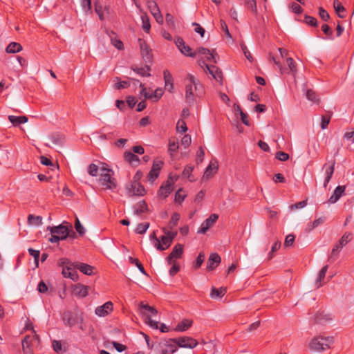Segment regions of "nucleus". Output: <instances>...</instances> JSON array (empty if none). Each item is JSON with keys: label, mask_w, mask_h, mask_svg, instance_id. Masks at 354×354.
<instances>
[{"label": "nucleus", "mask_w": 354, "mask_h": 354, "mask_svg": "<svg viewBox=\"0 0 354 354\" xmlns=\"http://www.w3.org/2000/svg\"><path fill=\"white\" fill-rule=\"evenodd\" d=\"M176 346L185 348H194L198 345V342L195 339L183 336L178 338H174Z\"/></svg>", "instance_id": "nucleus-8"}, {"label": "nucleus", "mask_w": 354, "mask_h": 354, "mask_svg": "<svg viewBox=\"0 0 354 354\" xmlns=\"http://www.w3.org/2000/svg\"><path fill=\"white\" fill-rule=\"evenodd\" d=\"M176 130L180 133H185L187 130L186 122L183 120H179L176 124Z\"/></svg>", "instance_id": "nucleus-50"}, {"label": "nucleus", "mask_w": 354, "mask_h": 354, "mask_svg": "<svg viewBox=\"0 0 354 354\" xmlns=\"http://www.w3.org/2000/svg\"><path fill=\"white\" fill-rule=\"evenodd\" d=\"M179 148L178 140L176 138H172L169 140L168 152L171 156H173V153L176 152Z\"/></svg>", "instance_id": "nucleus-29"}, {"label": "nucleus", "mask_w": 354, "mask_h": 354, "mask_svg": "<svg viewBox=\"0 0 354 354\" xmlns=\"http://www.w3.org/2000/svg\"><path fill=\"white\" fill-rule=\"evenodd\" d=\"M115 81H118V82H116L115 84V88L117 89H119V90L122 89V88H127L130 86V83L129 82L120 81L119 77H115Z\"/></svg>", "instance_id": "nucleus-49"}, {"label": "nucleus", "mask_w": 354, "mask_h": 354, "mask_svg": "<svg viewBox=\"0 0 354 354\" xmlns=\"http://www.w3.org/2000/svg\"><path fill=\"white\" fill-rule=\"evenodd\" d=\"M171 239H168L165 236H162L160 240H157V243H154V246L157 250L163 251L167 249L171 244Z\"/></svg>", "instance_id": "nucleus-24"}, {"label": "nucleus", "mask_w": 354, "mask_h": 354, "mask_svg": "<svg viewBox=\"0 0 354 354\" xmlns=\"http://www.w3.org/2000/svg\"><path fill=\"white\" fill-rule=\"evenodd\" d=\"M180 51L186 56L194 57L196 55V53H192V48L185 44Z\"/></svg>", "instance_id": "nucleus-56"}, {"label": "nucleus", "mask_w": 354, "mask_h": 354, "mask_svg": "<svg viewBox=\"0 0 354 354\" xmlns=\"http://www.w3.org/2000/svg\"><path fill=\"white\" fill-rule=\"evenodd\" d=\"M63 320L64 323L70 327H72L76 324V319L69 312L64 314Z\"/></svg>", "instance_id": "nucleus-39"}, {"label": "nucleus", "mask_w": 354, "mask_h": 354, "mask_svg": "<svg viewBox=\"0 0 354 354\" xmlns=\"http://www.w3.org/2000/svg\"><path fill=\"white\" fill-rule=\"evenodd\" d=\"M346 190V187L344 185L337 186L331 196L328 199V203L334 204L339 201V199L343 196Z\"/></svg>", "instance_id": "nucleus-18"}, {"label": "nucleus", "mask_w": 354, "mask_h": 354, "mask_svg": "<svg viewBox=\"0 0 354 354\" xmlns=\"http://www.w3.org/2000/svg\"><path fill=\"white\" fill-rule=\"evenodd\" d=\"M8 120L14 126H17L21 124H24L28 122V118L25 115H23V116L9 115Z\"/></svg>", "instance_id": "nucleus-30"}, {"label": "nucleus", "mask_w": 354, "mask_h": 354, "mask_svg": "<svg viewBox=\"0 0 354 354\" xmlns=\"http://www.w3.org/2000/svg\"><path fill=\"white\" fill-rule=\"evenodd\" d=\"M22 50V46L19 43L11 42L6 47V51L8 53H19Z\"/></svg>", "instance_id": "nucleus-33"}, {"label": "nucleus", "mask_w": 354, "mask_h": 354, "mask_svg": "<svg viewBox=\"0 0 354 354\" xmlns=\"http://www.w3.org/2000/svg\"><path fill=\"white\" fill-rule=\"evenodd\" d=\"M324 169H325V173L323 185L326 188L328 184L329 183L334 173L335 162H332L330 165L325 164L324 165Z\"/></svg>", "instance_id": "nucleus-19"}, {"label": "nucleus", "mask_w": 354, "mask_h": 354, "mask_svg": "<svg viewBox=\"0 0 354 354\" xmlns=\"http://www.w3.org/2000/svg\"><path fill=\"white\" fill-rule=\"evenodd\" d=\"M287 51L285 49L281 48H272L269 53V61L272 62L276 64L279 69L281 74H290L292 73L293 75L297 71V67L295 62L291 57L286 58V64L288 67H282L281 65V59L286 57Z\"/></svg>", "instance_id": "nucleus-1"}, {"label": "nucleus", "mask_w": 354, "mask_h": 354, "mask_svg": "<svg viewBox=\"0 0 354 354\" xmlns=\"http://www.w3.org/2000/svg\"><path fill=\"white\" fill-rule=\"evenodd\" d=\"M192 324L193 321L192 319H185L176 325L175 330L178 332L186 331L192 326Z\"/></svg>", "instance_id": "nucleus-28"}, {"label": "nucleus", "mask_w": 354, "mask_h": 354, "mask_svg": "<svg viewBox=\"0 0 354 354\" xmlns=\"http://www.w3.org/2000/svg\"><path fill=\"white\" fill-rule=\"evenodd\" d=\"M76 268L74 266H70L68 267H64L62 269V274L66 278H70L73 281H77L78 275L77 272L75 270Z\"/></svg>", "instance_id": "nucleus-23"}, {"label": "nucleus", "mask_w": 354, "mask_h": 354, "mask_svg": "<svg viewBox=\"0 0 354 354\" xmlns=\"http://www.w3.org/2000/svg\"><path fill=\"white\" fill-rule=\"evenodd\" d=\"M95 11L100 20H104L103 7L98 1L95 2Z\"/></svg>", "instance_id": "nucleus-48"}, {"label": "nucleus", "mask_w": 354, "mask_h": 354, "mask_svg": "<svg viewBox=\"0 0 354 354\" xmlns=\"http://www.w3.org/2000/svg\"><path fill=\"white\" fill-rule=\"evenodd\" d=\"M218 171V163L216 161H211L206 168L203 179L208 180L212 178Z\"/></svg>", "instance_id": "nucleus-21"}, {"label": "nucleus", "mask_w": 354, "mask_h": 354, "mask_svg": "<svg viewBox=\"0 0 354 354\" xmlns=\"http://www.w3.org/2000/svg\"><path fill=\"white\" fill-rule=\"evenodd\" d=\"M47 230L51 234H55L59 236L61 239H66L69 236V228L68 225H64V223L58 226H48Z\"/></svg>", "instance_id": "nucleus-10"}, {"label": "nucleus", "mask_w": 354, "mask_h": 354, "mask_svg": "<svg viewBox=\"0 0 354 354\" xmlns=\"http://www.w3.org/2000/svg\"><path fill=\"white\" fill-rule=\"evenodd\" d=\"M183 254V245L178 243L176 244L171 252L167 257V261L169 264L173 263V261H175L176 259H180Z\"/></svg>", "instance_id": "nucleus-14"}, {"label": "nucleus", "mask_w": 354, "mask_h": 354, "mask_svg": "<svg viewBox=\"0 0 354 354\" xmlns=\"http://www.w3.org/2000/svg\"><path fill=\"white\" fill-rule=\"evenodd\" d=\"M198 53L202 55L204 58H205L207 61L212 62L214 63H216V57L217 55H214L213 52H211L209 49L201 47L197 48L196 54Z\"/></svg>", "instance_id": "nucleus-20"}, {"label": "nucleus", "mask_w": 354, "mask_h": 354, "mask_svg": "<svg viewBox=\"0 0 354 354\" xmlns=\"http://www.w3.org/2000/svg\"><path fill=\"white\" fill-rule=\"evenodd\" d=\"M295 239V236L292 234L287 235L285 239L284 246L285 247L291 246L294 243Z\"/></svg>", "instance_id": "nucleus-63"}, {"label": "nucleus", "mask_w": 354, "mask_h": 354, "mask_svg": "<svg viewBox=\"0 0 354 354\" xmlns=\"http://www.w3.org/2000/svg\"><path fill=\"white\" fill-rule=\"evenodd\" d=\"M28 252L31 256H32L34 257L36 266L37 267L38 264H39L38 261H39V258L40 252L39 250H34L32 248H29Z\"/></svg>", "instance_id": "nucleus-57"}, {"label": "nucleus", "mask_w": 354, "mask_h": 354, "mask_svg": "<svg viewBox=\"0 0 354 354\" xmlns=\"http://www.w3.org/2000/svg\"><path fill=\"white\" fill-rule=\"evenodd\" d=\"M148 8L157 23L159 24H162L164 22V19L156 1L154 0L153 1L149 2Z\"/></svg>", "instance_id": "nucleus-13"}, {"label": "nucleus", "mask_w": 354, "mask_h": 354, "mask_svg": "<svg viewBox=\"0 0 354 354\" xmlns=\"http://www.w3.org/2000/svg\"><path fill=\"white\" fill-rule=\"evenodd\" d=\"M73 292L75 295L85 297L88 295L87 286L78 283L73 286Z\"/></svg>", "instance_id": "nucleus-25"}, {"label": "nucleus", "mask_w": 354, "mask_h": 354, "mask_svg": "<svg viewBox=\"0 0 354 354\" xmlns=\"http://www.w3.org/2000/svg\"><path fill=\"white\" fill-rule=\"evenodd\" d=\"M325 220H326V218L324 216H320V217L316 218L312 223V226H311L310 229L311 230L315 229L317 227H318L319 225H322L324 223Z\"/></svg>", "instance_id": "nucleus-61"}, {"label": "nucleus", "mask_w": 354, "mask_h": 354, "mask_svg": "<svg viewBox=\"0 0 354 354\" xmlns=\"http://www.w3.org/2000/svg\"><path fill=\"white\" fill-rule=\"evenodd\" d=\"M186 194L182 189H178L175 194V201L181 203L185 198Z\"/></svg>", "instance_id": "nucleus-52"}, {"label": "nucleus", "mask_w": 354, "mask_h": 354, "mask_svg": "<svg viewBox=\"0 0 354 354\" xmlns=\"http://www.w3.org/2000/svg\"><path fill=\"white\" fill-rule=\"evenodd\" d=\"M127 193L130 196H144L145 194V187L137 181L131 183L127 187Z\"/></svg>", "instance_id": "nucleus-12"}, {"label": "nucleus", "mask_w": 354, "mask_h": 354, "mask_svg": "<svg viewBox=\"0 0 354 354\" xmlns=\"http://www.w3.org/2000/svg\"><path fill=\"white\" fill-rule=\"evenodd\" d=\"M328 266L327 265H326L319 271V275H318L317 279L315 282V285H316L317 288H319L322 286V284H323L322 281H324V279L326 277V274L328 270Z\"/></svg>", "instance_id": "nucleus-34"}, {"label": "nucleus", "mask_w": 354, "mask_h": 354, "mask_svg": "<svg viewBox=\"0 0 354 354\" xmlns=\"http://www.w3.org/2000/svg\"><path fill=\"white\" fill-rule=\"evenodd\" d=\"M221 261V257L217 253H212L208 258L207 263V270H214L218 266Z\"/></svg>", "instance_id": "nucleus-17"}, {"label": "nucleus", "mask_w": 354, "mask_h": 354, "mask_svg": "<svg viewBox=\"0 0 354 354\" xmlns=\"http://www.w3.org/2000/svg\"><path fill=\"white\" fill-rule=\"evenodd\" d=\"M101 174L100 180L102 185L106 189H112L116 187V183L115 178H112L113 171L110 169L105 167L101 168Z\"/></svg>", "instance_id": "nucleus-6"}, {"label": "nucleus", "mask_w": 354, "mask_h": 354, "mask_svg": "<svg viewBox=\"0 0 354 354\" xmlns=\"http://www.w3.org/2000/svg\"><path fill=\"white\" fill-rule=\"evenodd\" d=\"M129 260L131 263L136 265V267H138L139 270L145 275H147L145 270L144 269L143 266L140 262V261L138 259H134L131 257H129Z\"/></svg>", "instance_id": "nucleus-44"}, {"label": "nucleus", "mask_w": 354, "mask_h": 354, "mask_svg": "<svg viewBox=\"0 0 354 354\" xmlns=\"http://www.w3.org/2000/svg\"><path fill=\"white\" fill-rule=\"evenodd\" d=\"M279 211L278 210H268L267 209V218L270 219L272 221H277L279 218Z\"/></svg>", "instance_id": "nucleus-51"}, {"label": "nucleus", "mask_w": 354, "mask_h": 354, "mask_svg": "<svg viewBox=\"0 0 354 354\" xmlns=\"http://www.w3.org/2000/svg\"><path fill=\"white\" fill-rule=\"evenodd\" d=\"M275 158L280 161H286L289 158V155L283 151H277Z\"/></svg>", "instance_id": "nucleus-60"}, {"label": "nucleus", "mask_w": 354, "mask_h": 354, "mask_svg": "<svg viewBox=\"0 0 354 354\" xmlns=\"http://www.w3.org/2000/svg\"><path fill=\"white\" fill-rule=\"evenodd\" d=\"M330 121V115H323L322 117L321 127L322 129H326Z\"/></svg>", "instance_id": "nucleus-64"}, {"label": "nucleus", "mask_w": 354, "mask_h": 354, "mask_svg": "<svg viewBox=\"0 0 354 354\" xmlns=\"http://www.w3.org/2000/svg\"><path fill=\"white\" fill-rule=\"evenodd\" d=\"M333 343L332 337L317 336L311 339L309 347L313 351L320 352L329 348Z\"/></svg>", "instance_id": "nucleus-4"}, {"label": "nucleus", "mask_w": 354, "mask_h": 354, "mask_svg": "<svg viewBox=\"0 0 354 354\" xmlns=\"http://www.w3.org/2000/svg\"><path fill=\"white\" fill-rule=\"evenodd\" d=\"M39 336L35 333L32 337L26 336L22 341V349L24 354H33V351L30 348V344L32 343L33 340H38Z\"/></svg>", "instance_id": "nucleus-15"}, {"label": "nucleus", "mask_w": 354, "mask_h": 354, "mask_svg": "<svg viewBox=\"0 0 354 354\" xmlns=\"http://www.w3.org/2000/svg\"><path fill=\"white\" fill-rule=\"evenodd\" d=\"M306 98L314 102V103H317L319 102V97H318V95L315 93V91H313V90L311 89H308L306 92Z\"/></svg>", "instance_id": "nucleus-43"}, {"label": "nucleus", "mask_w": 354, "mask_h": 354, "mask_svg": "<svg viewBox=\"0 0 354 354\" xmlns=\"http://www.w3.org/2000/svg\"><path fill=\"white\" fill-rule=\"evenodd\" d=\"M75 228L80 236H83L85 234V229L82 225L78 218H76L75 219Z\"/></svg>", "instance_id": "nucleus-53"}, {"label": "nucleus", "mask_w": 354, "mask_h": 354, "mask_svg": "<svg viewBox=\"0 0 354 354\" xmlns=\"http://www.w3.org/2000/svg\"><path fill=\"white\" fill-rule=\"evenodd\" d=\"M156 354H173L177 351L176 344L172 339H162L154 344Z\"/></svg>", "instance_id": "nucleus-3"}, {"label": "nucleus", "mask_w": 354, "mask_h": 354, "mask_svg": "<svg viewBox=\"0 0 354 354\" xmlns=\"http://www.w3.org/2000/svg\"><path fill=\"white\" fill-rule=\"evenodd\" d=\"M185 98L188 103H192L194 101V91L197 90L198 85L194 75L188 74L185 80Z\"/></svg>", "instance_id": "nucleus-5"}, {"label": "nucleus", "mask_w": 354, "mask_h": 354, "mask_svg": "<svg viewBox=\"0 0 354 354\" xmlns=\"http://www.w3.org/2000/svg\"><path fill=\"white\" fill-rule=\"evenodd\" d=\"M49 140L53 145H62L64 142V137L63 135L59 133H53L50 136Z\"/></svg>", "instance_id": "nucleus-36"}, {"label": "nucleus", "mask_w": 354, "mask_h": 354, "mask_svg": "<svg viewBox=\"0 0 354 354\" xmlns=\"http://www.w3.org/2000/svg\"><path fill=\"white\" fill-rule=\"evenodd\" d=\"M205 259V254L203 252H201L197 257L196 261L194 263V267L195 269H198L200 268L203 263Z\"/></svg>", "instance_id": "nucleus-55"}, {"label": "nucleus", "mask_w": 354, "mask_h": 354, "mask_svg": "<svg viewBox=\"0 0 354 354\" xmlns=\"http://www.w3.org/2000/svg\"><path fill=\"white\" fill-rule=\"evenodd\" d=\"M281 245V242L279 241H276L273 243V245L272 246V248H271V250H270V252L268 254V257L267 259H271L272 258H273L274 256V252L276 251H277L280 248Z\"/></svg>", "instance_id": "nucleus-46"}, {"label": "nucleus", "mask_w": 354, "mask_h": 354, "mask_svg": "<svg viewBox=\"0 0 354 354\" xmlns=\"http://www.w3.org/2000/svg\"><path fill=\"white\" fill-rule=\"evenodd\" d=\"M149 227V223H139L137 225L135 232L137 234H145L146 232V231L147 230V229Z\"/></svg>", "instance_id": "nucleus-45"}, {"label": "nucleus", "mask_w": 354, "mask_h": 354, "mask_svg": "<svg viewBox=\"0 0 354 354\" xmlns=\"http://www.w3.org/2000/svg\"><path fill=\"white\" fill-rule=\"evenodd\" d=\"M352 238L353 234L351 232H346L339 240L338 243L344 247L352 240Z\"/></svg>", "instance_id": "nucleus-42"}, {"label": "nucleus", "mask_w": 354, "mask_h": 354, "mask_svg": "<svg viewBox=\"0 0 354 354\" xmlns=\"http://www.w3.org/2000/svg\"><path fill=\"white\" fill-rule=\"evenodd\" d=\"M76 269L80 270L82 273L86 275H91L94 268L88 264L76 262L75 265Z\"/></svg>", "instance_id": "nucleus-26"}, {"label": "nucleus", "mask_w": 354, "mask_h": 354, "mask_svg": "<svg viewBox=\"0 0 354 354\" xmlns=\"http://www.w3.org/2000/svg\"><path fill=\"white\" fill-rule=\"evenodd\" d=\"M218 218V215L216 214H211L207 219H205L198 230V234H205L206 232L212 227Z\"/></svg>", "instance_id": "nucleus-11"}, {"label": "nucleus", "mask_w": 354, "mask_h": 354, "mask_svg": "<svg viewBox=\"0 0 354 354\" xmlns=\"http://www.w3.org/2000/svg\"><path fill=\"white\" fill-rule=\"evenodd\" d=\"M226 293V288H212L211 290L210 297L212 299H217L221 298L225 295Z\"/></svg>", "instance_id": "nucleus-32"}, {"label": "nucleus", "mask_w": 354, "mask_h": 354, "mask_svg": "<svg viewBox=\"0 0 354 354\" xmlns=\"http://www.w3.org/2000/svg\"><path fill=\"white\" fill-rule=\"evenodd\" d=\"M142 23V28L144 31L147 33H149L151 29L150 21L148 15L146 13H144L141 16Z\"/></svg>", "instance_id": "nucleus-40"}, {"label": "nucleus", "mask_w": 354, "mask_h": 354, "mask_svg": "<svg viewBox=\"0 0 354 354\" xmlns=\"http://www.w3.org/2000/svg\"><path fill=\"white\" fill-rule=\"evenodd\" d=\"M163 165L164 162L162 160L158 159L153 160L152 167L148 174V180L151 183H153L158 177Z\"/></svg>", "instance_id": "nucleus-9"}, {"label": "nucleus", "mask_w": 354, "mask_h": 354, "mask_svg": "<svg viewBox=\"0 0 354 354\" xmlns=\"http://www.w3.org/2000/svg\"><path fill=\"white\" fill-rule=\"evenodd\" d=\"M111 41L112 45L114 46L117 49H123V43L120 39H118L116 37H113L111 36Z\"/></svg>", "instance_id": "nucleus-58"}, {"label": "nucleus", "mask_w": 354, "mask_h": 354, "mask_svg": "<svg viewBox=\"0 0 354 354\" xmlns=\"http://www.w3.org/2000/svg\"><path fill=\"white\" fill-rule=\"evenodd\" d=\"M28 223L32 225L39 226L42 225V217L40 216L29 214L28 216Z\"/></svg>", "instance_id": "nucleus-38"}, {"label": "nucleus", "mask_w": 354, "mask_h": 354, "mask_svg": "<svg viewBox=\"0 0 354 354\" xmlns=\"http://www.w3.org/2000/svg\"><path fill=\"white\" fill-rule=\"evenodd\" d=\"M163 93L164 91L162 88H158L154 91L153 93L150 94V95H152V99H154V101L157 102L161 98Z\"/></svg>", "instance_id": "nucleus-54"}, {"label": "nucleus", "mask_w": 354, "mask_h": 354, "mask_svg": "<svg viewBox=\"0 0 354 354\" xmlns=\"http://www.w3.org/2000/svg\"><path fill=\"white\" fill-rule=\"evenodd\" d=\"M139 308L140 313L145 317L146 324L153 329H158V322L151 319L152 316H156L158 314V310L154 307L144 304L142 302L140 304Z\"/></svg>", "instance_id": "nucleus-2"}, {"label": "nucleus", "mask_w": 354, "mask_h": 354, "mask_svg": "<svg viewBox=\"0 0 354 354\" xmlns=\"http://www.w3.org/2000/svg\"><path fill=\"white\" fill-rule=\"evenodd\" d=\"M98 166L94 163L90 164L88 167L87 171L91 176L95 177L98 174Z\"/></svg>", "instance_id": "nucleus-47"}, {"label": "nucleus", "mask_w": 354, "mask_h": 354, "mask_svg": "<svg viewBox=\"0 0 354 354\" xmlns=\"http://www.w3.org/2000/svg\"><path fill=\"white\" fill-rule=\"evenodd\" d=\"M140 50L142 58L145 62H150L152 57L151 49L145 42L140 43Z\"/></svg>", "instance_id": "nucleus-27"}, {"label": "nucleus", "mask_w": 354, "mask_h": 354, "mask_svg": "<svg viewBox=\"0 0 354 354\" xmlns=\"http://www.w3.org/2000/svg\"><path fill=\"white\" fill-rule=\"evenodd\" d=\"M177 178H172L169 176L167 180L165 181L160 187L158 195L160 198H166L169 194L173 191V186Z\"/></svg>", "instance_id": "nucleus-7"}, {"label": "nucleus", "mask_w": 354, "mask_h": 354, "mask_svg": "<svg viewBox=\"0 0 354 354\" xmlns=\"http://www.w3.org/2000/svg\"><path fill=\"white\" fill-rule=\"evenodd\" d=\"M319 15L320 18L324 21H328L330 18V15L328 12L322 7L319 8Z\"/></svg>", "instance_id": "nucleus-59"}, {"label": "nucleus", "mask_w": 354, "mask_h": 354, "mask_svg": "<svg viewBox=\"0 0 354 354\" xmlns=\"http://www.w3.org/2000/svg\"><path fill=\"white\" fill-rule=\"evenodd\" d=\"M205 68L209 73L212 75L214 79H215L218 82H222L223 73L220 68L213 65H205Z\"/></svg>", "instance_id": "nucleus-22"}, {"label": "nucleus", "mask_w": 354, "mask_h": 354, "mask_svg": "<svg viewBox=\"0 0 354 354\" xmlns=\"http://www.w3.org/2000/svg\"><path fill=\"white\" fill-rule=\"evenodd\" d=\"M180 216L178 213L174 212L168 223V227L171 230L178 225Z\"/></svg>", "instance_id": "nucleus-41"}, {"label": "nucleus", "mask_w": 354, "mask_h": 354, "mask_svg": "<svg viewBox=\"0 0 354 354\" xmlns=\"http://www.w3.org/2000/svg\"><path fill=\"white\" fill-rule=\"evenodd\" d=\"M124 158L131 165H134V163L138 165L140 163V159L138 156L131 151H125L124 153Z\"/></svg>", "instance_id": "nucleus-31"}, {"label": "nucleus", "mask_w": 354, "mask_h": 354, "mask_svg": "<svg viewBox=\"0 0 354 354\" xmlns=\"http://www.w3.org/2000/svg\"><path fill=\"white\" fill-rule=\"evenodd\" d=\"M147 211V205L145 201L139 202L134 207V214L136 215H140L141 214Z\"/></svg>", "instance_id": "nucleus-35"}, {"label": "nucleus", "mask_w": 354, "mask_h": 354, "mask_svg": "<svg viewBox=\"0 0 354 354\" xmlns=\"http://www.w3.org/2000/svg\"><path fill=\"white\" fill-rule=\"evenodd\" d=\"M113 305L111 301H107L102 306L96 308L95 313L99 317H105L113 311Z\"/></svg>", "instance_id": "nucleus-16"}, {"label": "nucleus", "mask_w": 354, "mask_h": 354, "mask_svg": "<svg viewBox=\"0 0 354 354\" xmlns=\"http://www.w3.org/2000/svg\"><path fill=\"white\" fill-rule=\"evenodd\" d=\"M192 143V138L189 135H185L181 140V145L184 146L185 148L188 147Z\"/></svg>", "instance_id": "nucleus-62"}, {"label": "nucleus", "mask_w": 354, "mask_h": 354, "mask_svg": "<svg viewBox=\"0 0 354 354\" xmlns=\"http://www.w3.org/2000/svg\"><path fill=\"white\" fill-rule=\"evenodd\" d=\"M132 70L135 71L138 75L142 77H149L151 74L149 73L150 67L146 66L145 67L137 68V67H131Z\"/></svg>", "instance_id": "nucleus-37"}]
</instances>
